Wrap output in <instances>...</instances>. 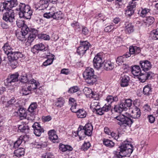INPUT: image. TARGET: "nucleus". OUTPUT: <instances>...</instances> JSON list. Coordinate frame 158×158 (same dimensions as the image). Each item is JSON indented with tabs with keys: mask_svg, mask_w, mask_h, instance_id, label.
Returning <instances> with one entry per match:
<instances>
[{
	"mask_svg": "<svg viewBox=\"0 0 158 158\" xmlns=\"http://www.w3.org/2000/svg\"><path fill=\"white\" fill-rule=\"evenodd\" d=\"M119 149L114 152L113 158H122L123 156L129 157L133 149L132 145L128 142L124 141L118 147Z\"/></svg>",
	"mask_w": 158,
	"mask_h": 158,
	"instance_id": "obj_1",
	"label": "nucleus"
},
{
	"mask_svg": "<svg viewBox=\"0 0 158 158\" xmlns=\"http://www.w3.org/2000/svg\"><path fill=\"white\" fill-rule=\"evenodd\" d=\"M83 75L86 82L90 85H93L97 81V77L94 74V71L90 67L86 69Z\"/></svg>",
	"mask_w": 158,
	"mask_h": 158,
	"instance_id": "obj_2",
	"label": "nucleus"
},
{
	"mask_svg": "<svg viewBox=\"0 0 158 158\" xmlns=\"http://www.w3.org/2000/svg\"><path fill=\"white\" fill-rule=\"evenodd\" d=\"M9 61V64L13 69H15L18 65V60L23 57V55L19 52H13L7 55Z\"/></svg>",
	"mask_w": 158,
	"mask_h": 158,
	"instance_id": "obj_3",
	"label": "nucleus"
},
{
	"mask_svg": "<svg viewBox=\"0 0 158 158\" xmlns=\"http://www.w3.org/2000/svg\"><path fill=\"white\" fill-rule=\"evenodd\" d=\"M123 114H120L119 115L114 118V120L117 123L123 127L130 126L133 123L132 120L127 116Z\"/></svg>",
	"mask_w": 158,
	"mask_h": 158,
	"instance_id": "obj_4",
	"label": "nucleus"
},
{
	"mask_svg": "<svg viewBox=\"0 0 158 158\" xmlns=\"http://www.w3.org/2000/svg\"><path fill=\"white\" fill-rule=\"evenodd\" d=\"M15 12L13 10L6 11L3 14L2 19L10 25H13L15 22Z\"/></svg>",
	"mask_w": 158,
	"mask_h": 158,
	"instance_id": "obj_5",
	"label": "nucleus"
},
{
	"mask_svg": "<svg viewBox=\"0 0 158 158\" xmlns=\"http://www.w3.org/2000/svg\"><path fill=\"white\" fill-rule=\"evenodd\" d=\"M80 45L77 49V52L80 56H82L89 49L91 46L90 43L87 41H80Z\"/></svg>",
	"mask_w": 158,
	"mask_h": 158,
	"instance_id": "obj_6",
	"label": "nucleus"
},
{
	"mask_svg": "<svg viewBox=\"0 0 158 158\" xmlns=\"http://www.w3.org/2000/svg\"><path fill=\"white\" fill-rule=\"evenodd\" d=\"M19 76V74L18 72L10 75L4 81L5 86L7 87L10 86L11 85V83L18 81Z\"/></svg>",
	"mask_w": 158,
	"mask_h": 158,
	"instance_id": "obj_7",
	"label": "nucleus"
},
{
	"mask_svg": "<svg viewBox=\"0 0 158 158\" xmlns=\"http://www.w3.org/2000/svg\"><path fill=\"white\" fill-rule=\"evenodd\" d=\"M93 61V65L95 68L99 69L102 67L103 62L102 60V55L101 53H98L94 57Z\"/></svg>",
	"mask_w": 158,
	"mask_h": 158,
	"instance_id": "obj_8",
	"label": "nucleus"
},
{
	"mask_svg": "<svg viewBox=\"0 0 158 158\" xmlns=\"http://www.w3.org/2000/svg\"><path fill=\"white\" fill-rule=\"evenodd\" d=\"M145 72L143 73H141L138 77L140 82L142 83L145 82L147 80L151 79L154 76V73L152 72Z\"/></svg>",
	"mask_w": 158,
	"mask_h": 158,
	"instance_id": "obj_9",
	"label": "nucleus"
},
{
	"mask_svg": "<svg viewBox=\"0 0 158 158\" xmlns=\"http://www.w3.org/2000/svg\"><path fill=\"white\" fill-rule=\"evenodd\" d=\"M129 52H126V55L127 57H130L131 55H137L141 52V49L139 47L136 46H131L129 48Z\"/></svg>",
	"mask_w": 158,
	"mask_h": 158,
	"instance_id": "obj_10",
	"label": "nucleus"
},
{
	"mask_svg": "<svg viewBox=\"0 0 158 158\" xmlns=\"http://www.w3.org/2000/svg\"><path fill=\"white\" fill-rule=\"evenodd\" d=\"M32 127L34 130V133L36 136H40L41 133L44 132L43 128L38 123H35Z\"/></svg>",
	"mask_w": 158,
	"mask_h": 158,
	"instance_id": "obj_11",
	"label": "nucleus"
},
{
	"mask_svg": "<svg viewBox=\"0 0 158 158\" xmlns=\"http://www.w3.org/2000/svg\"><path fill=\"white\" fill-rule=\"evenodd\" d=\"M139 65L142 70L144 72L149 70L152 67L151 63L148 60L140 61L139 62Z\"/></svg>",
	"mask_w": 158,
	"mask_h": 158,
	"instance_id": "obj_12",
	"label": "nucleus"
},
{
	"mask_svg": "<svg viewBox=\"0 0 158 158\" xmlns=\"http://www.w3.org/2000/svg\"><path fill=\"white\" fill-rule=\"evenodd\" d=\"M38 34V31L35 29L31 30V32L30 33L29 36L27 37V44L28 43L29 45H31V43L36 38V36Z\"/></svg>",
	"mask_w": 158,
	"mask_h": 158,
	"instance_id": "obj_13",
	"label": "nucleus"
},
{
	"mask_svg": "<svg viewBox=\"0 0 158 158\" xmlns=\"http://www.w3.org/2000/svg\"><path fill=\"white\" fill-rule=\"evenodd\" d=\"M133 105L134 106H133L132 110L131 111V116L134 118H138L140 116V110L137 106H135L134 103Z\"/></svg>",
	"mask_w": 158,
	"mask_h": 158,
	"instance_id": "obj_14",
	"label": "nucleus"
},
{
	"mask_svg": "<svg viewBox=\"0 0 158 158\" xmlns=\"http://www.w3.org/2000/svg\"><path fill=\"white\" fill-rule=\"evenodd\" d=\"M120 80V85L121 87H127L129 85L130 79L128 76L122 74Z\"/></svg>",
	"mask_w": 158,
	"mask_h": 158,
	"instance_id": "obj_15",
	"label": "nucleus"
},
{
	"mask_svg": "<svg viewBox=\"0 0 158 158\" xmlns=\"http://www.w3.org/2000/svg\"><path fill=\"white\" fill-rule=\"evenodd\" d=\"M45 47L42 43L35 45L31 49V51L34 54L38 53L39 51H45Z\"/></svg>",
	"mask_w": 158,
	"mask_h": 158,
	"instance_id": "obj_16",
	"label": "nucleus"
},
{
	"mask_svg": "<svg viewBox=\"0 0 158 158\" xmlns=\"http://www.w3.org/2000/svg\"><path fill=\"white\" fill-rule=\"evenodd\" d=\"M114 110L115 112L120 113L123 110H127V108L125 106V104L123 101H122L120 102L119 104L115 106Z\"/></svg>",
	"mask_w": 158,
	"mask_h": 158,
	"instance_id": "obj_17",
	"label": "nucleus"
},
{
	"mask_svg": "<svg viewBox=\"0 0 158 158\" xmlns=\"http://www.w3.org/2000/svg\"><path fill=\"white\" fill-rule=\"evenodd\" d=\"M29 138V136L27 135H21L14 143V147L15 148L19 147L23 141L25 143L27 141Z\"/></svg>",
	"mask_w": 158,
	"mask_h": 158,
	"instance_id": "obj_18",
	"label": "nucleus"
},
{
	"mask_svg": "<svg viewBox=\"0 0 158 158\" xmlns=\"http://www.w3.org/2000/svg\"><path fill=\"white\" fill-rule=\"evenodd\" d=\"M48 6V0H40L37 4L36 7L40 10H42L47 8Z\"/></svg>",
	"mask_w": 158,
	"mask_h": 158,
	"instance_id": "obj_19",
	"label": "nucleus"
},
{
	"mask_svg": "<svg viewBox=\"0 0 158 158\" xmlns=\"http://www.w3.org/2000/svg\"><path fill=\"white\" fill-rule=\"evenodd\" d=\"M49 139L53 143H57L58 142V137L54 130H52L48 132Z\"/></svg>",
	"mask_w": 158,
	"mask_h": 158,
	"instance_id": "obj_20",
	"label": "nucleus"
},
{
	"mask_svg": "<svg viewBox=\"0 0 158 158\" xmlns=\"http://www.w3.org/2000/svg\"><path fill=\"white\" fill-rule=\"evenodd\" d=\"M82 128L84 129L86 135L88 136H91L92 133L93 127L90 123L86 124L84 127L83 126Z\"/></svg>",
	"mask_w": 158,
	"mask_h": 158,
	"instance_id": "obj_21",
	"label": "nucleus"
},
{
	"mask_svg": "<svg viewBox=\"0 0 158 158\" xmlns=\"http://www.w3.org/2000/svg\"><path fill=\"white\" fill-rule=\"evenodd\" d=\"M152 89L151 84H148L143 88V93L145 96H148L151 94Z\"/></svg>",
	"mask_w": 158,
	"mask_h": 158,
	"instance_id": "obj_22",
	"label": "nucleus"
},
{
	"mask_svg": "<svg viewBox=\"0 0 158 158\" xmlns=\"http://www.w3.org/2000/svg\"><path fill=\"white\" fill-rule=\"evenodd\" d=\"M52 8H54L53 10V12L54 13L53 15V18L56 19H61L63 18V15L62 12L60 11H58L56 9L55 7L52 6Z\"/></svg>",
	"mask_w": 158,
	"mask_h": 158,
	"instance_id": "obj_23",
	"label": "nucleus"
},
{
	"mask_svg": "<svg viewBox=\"0 0 158 158\" xmlns=\"http://www.w3.org/2000/svg\"><path fill=\"white\" fill-rule=\"evenodd\" d=\"M124 30L126 33L130 34L133 31V26L129 22H126L124 24Z\"/></svg>",
	"mask_w": 158,
	"mask_h": 158,
	"instance_id": "obj_24",
	"label": "nucleus"
},
{
	"mask_svg": "<svg viewBox=\"0 0 158 158\" xmlns=\"http://www.w3.org/2000/svg\"><path fill=\"white\" fill-rule=\"evenodd\" d=\"M83 126H80L77 132V135L79 136L80 140L83 139L85 137L86 135L84 129L82 128Z\"/></svg>",
	"mask_w": 158,
	"mask_h": 158,
	"instance_id": "obj_25",
	"label": "nucleus"
},
{
	"mask_svg": "<svg viewBox=\"0 0 158 158\" xmlns=\"http://www.w3.org/2000/svg\"><path fill=\"white\" fill-rule=\"evenodd\" d=\"M2 9L1 8V7H0V11H2V12L4 11V10H6L7 11L12 10H11L12 7L11 6V5L10 4L9 1H6L2 4Z\"/></svg>",
	"mask_w": 158,
	"mask_h": 158,
	"instance_id": "obj_26",
	"label": "nucleus"
},
{
	"mask_svg": "<svg viewBox=\"0 0 158 158\" xmlns=\"http://www.w3.org/2000/svg\"><path fill=\"white\" fill-rule=\"evenodd\" d=\"M2 49L4 53L7 55L9 53L12 52V48L10 46L8 43L6 42L4 44L3 46L2 47Z\"/></svg>",
	"mask_w": 158,
	"mask_h": 158,
	"instance_id": "obj_27",
	"label": "nucleus"
},
{
	"mask_svg": "<svg viewBox=\"0 0 158 158\" xmlns=\"http://www.w3.org/2000/svg\"><path fill=\"white\" fill-rule=\"evenodd\" d=\"M64 99L61 97H60L56 99L55 102V106L56 107L60 108L62 107L65 103Z\"/></svg>",
	"mask_w": 158,
	"mask_h": 158,
	"instance_id": "obj_28",
	"label": "nucleus"
},
{
	"mask_svg": "<svg viewBox=\"0 0 158 158\" xmlns=\"http://www.w3.org/2000/svg\"><path fill=\"white\" fill-rule=\"evenodd\" d=\"M54 55L52 54L48 55V59L43 62V65L47 66L52 64L54 60Z\"/></svg>",
	"mask_w": 158,
	"mask_h": 158,
	"instance_id": "obj_29",
	"label": "nucleus"
},
{
	"mask_svg": "<svg viewBox=\"0 0 158 158\" xmlns=\"http://www.w3.org/2000/svg\"><path fill=\"white\" fill-rule=\"evenodd\" d=\"M59 149L62 152H69L73 150V148L71 146L68 145H64L62 143L60 144Z\"/></svg>",
	"mask_w": 158,
	"mask_h": 158,
	"instance_id": "obj_30",
	"label": "nucleus"
},
{
	"mask_svg": "<svg viewBox=\"0 0 158 158\" xmlns=\"http://www.w3.org/2000/svg\"><path fill=\"white\" fill-rule=\"evenodd\" d=\"M131 72L134 76H139L141 73V70L138 65H135L132 68Z\"/></svg>",
	"mask_w": 158,
	"mask_h": 158,
	"instance_id": "obj_31",
	"label": "nucleus"
},
{
	"mask_svg": "<svg viewBox=\"0 0 158 158\" xmlns=\"http://www.w3.org/2000/svg\"><path fill=\"white\" fill-rule=\"evenodd\" d=\"M118 99L117 96L108 95L106 97V100L108 104L111 105L112 102H117L118 101Z\"/></svg>",
	"mask_w": 158,
	"mask_h": 158,
	"instance_id": "obj_32",
	"label": "nucleus"
},
{
	"mask_svg": "<svg viewBox=\"0 0 158 158\" xmlns=\"http://www.w3.org/2000/svg\"><path fill=\"white\" fill-rule=\"evenodd\" d=\"M24 149L23 148H20L15 150L14 154L16 157H20L24 155Z\"/></svg>",
	"mask_w": 158,
	"mask_h": 158,
	"instance_id": "obj_33",
	"label": "nucleus"
},
{
	"mask_svg": "<svg viewBox=\"0 0 158 158\" xmlns=\"http://www.w3.org/2000/svg\"><path fill=\"white\" fill-rule=\"evenodd\" d=\"M150 11V9L147 8L141 7V9L138 12V14L142 17H145L147 14Z\"/></svg>",
	"mask_w": 158,
	"mask_h": 158,
	"instance_id": "obj_34",
	"label": "nucleus"
},
{
	"mask_svg": "<svg viewBox=\"0 0 158 158\" xmlns=\"http://www.w3.org/2000/svg\"><path fill=\"white\" fill-rule=\"evenodd\" d=\"M114 67V64L110 61H106L104 64V69L106 70H111L113 69Z\"/></svg>",
	"mask_w": 158,
	"mask_h": 158,
	"instance_id": "obj_35",
	"label": "nucleus"
},
{
	"mask_svg": "<svg viewBox=\"0 0 158 158\" xmlns=\"http://www.w3.org/2000/svg\"><path fill=\"white\" fill-rule=\"evenodd\" d=\"M16 35L17 39L22 41L26 40V35L24 34L23 32L21 31H17L16 32Z\"/></svg>",
	"mask_w": 158,
	"mask_h": 158,
	"instance_id": "obj_36",
	"label": "nucleus"
},
{
	"mask_svg": "<svg viewBox=\"0 0 158 158\" xmlns=\"http://www.w3.org/2000/svg\"><path fill=\"white\" fill-rule=\"evenodd\" d=\"M103 142L104 145L108 148H112L114 145V142L107 139H103Z\"/></svg>",
	"mask_w": 158,
	"mask_h": 158,
	"instance_id": "obj_37",
	"label": "nucleus"
},
{
	"mask_svg": "<svg viewBox=\"0 0 158 158\" xmlns=\"http://www.w3.org/2000/svg\"><path fill=\"white\" fill-rule=\"evenodd\" d=\"M32 11H30L27 13H21L19 14V17L20 18H24L26 19H30L31 18V15H32Z\"/></svg>",
	"mask_w": 158,
	"mask_h": 158,
	"instance_id": "obj_38",
	"label": "nucleus"
},
{
	"mask_svg": "<svg viewBox=\"0 0 158 158\" xmlns=\"http://www.w3.org/2000/svg\"><path fill=\"white\" fill-rule=\"evenodd\" d=\"M17 113L20 118H25L27 116V114L26 110L24 109L19 107L18 109Z\"/></svg>",
	"mask_w": 158,
	"mask_h": 158,
	"instance_id": "obj_39",
	"label": "nucleus"
},
{
	"mask_svg": "<svg viewBox=\"0 0 158 158\" xmlns=\"http://www.w3.org/2000/svg\"><path fill=\"white\" fill-rule=\"evenodd\" d=\"M78 110V111L76 113L78 118H83L86 116V113L84 109H79Z\"/></svg>",
	"mask_w": 158,
	"mask_h": 158,
	"instance_id": "obj_40",
	"label": "nucleus"
},
{
	"mask_svg": "<svg viewBox=\"0 0 158 158\" xmlns=\"http://www.w3.org/2000/svg\"><path fill=\"white\" fill-rule=\"evenodd\" d=\"M37 107V105L36 102H33L31 104L28 108V111L31 113L32 115L34 114L35 110Z\"/></svg>",
	"mask_w": 158,
	"mask_h": 158,
	"instance_id": "obj_41",
	"label": "nucleus"
},
{
	"mask_svg": "<svg viewBox=\"0 0 158 158\" xmlns=\"http://www.w3.org/2000/svg\"><path fill=\"white\" fill-rule=\"evenodd\" d=\"M150 37L154 40L158 39V28L152 31L150 33Z\"/></svg>",
	"mask_w": 158,
	"mask_h": 158,
	"instance_id": "obj_42",
	"label": "nucleus"
},
{
	"mask_svg": "<svg viewBox=\"0 0 158 158\" xmlns=\"http://www.w3.org/2000/svg\"><path fill=\"white\" fill-rule=\"evenodd\" d=\"M19 80L20 82L23 83H27L28 79L27 77V74L25 72H22L20 77Z\"/></svg>",
	"mask_w": 158,
	"mask_h": 158,
	"instance_id": "obj_43",
	"label": "nucleus"
},
{
	"mask_svg": "<svg viewBox=\"0 0 158 158\" xmlns=\"http://www.w3.org/2000/svg\"><path fill=\"white\" fill-rule=\"evenodd\" d=\"M126 53L122 56L118 57L116 60L117 63L119 65L122 64L123 62L125 60V58L129 57L126 55Z\"/></svg>",
	"mask_w": 158,
	"mask_h": 158,
	"instance_id": "obj_44",
	"label": "nucleus"
},
{
	"mask_svg": "<svg viewBox=\"0 0 158 158\" xmlns=\"http://www.w3.org/2000/svg\"><path fill=\"white\" fill-rule=\"evenodd\" d=\"M28 6V5H26L24 3H20L16 10L17 11H19V14H20L21 13H23V11L25 10L26 8V6Z\"/></svg>",
	"mask_w": 158,
	"mask_h": 158,
	"instance_id": "obj_45",
	"label": "nucleus"
},
{
	"mask_svg": "<svg viewBox=\"0 0 158 158\" xmlns=\"http://www.w3.org/2000/svg\"><path fill=\"white\" fill-rule=\"evenodd\" d=\"M40 85L39 82H37L36 83V84H28L27 86L31 91L35 92V90H39V89L37 88V87L39 86Z\"/></svg>",
	"mask_w": 158,
	"mask_h": 158,
	"instance_id": "obj_46",
	"label": "nucleus"
},
{
	"mask_svg": "<svg viewBox=\"0 0 158 158\" xmlns=\"http://www.w3.org/2000/svg\"><path fill=\"white\" fill-rule=\"evenodd\" d=\"M155 19L152 16H148L147 17L146 20L144 22L146 26L149 27L152 25L154 22Z\"/></svg>",
	"mask_w": 158,
	"mask_h": 158,
	"instance_id": "obj_47",
	"label": "nucleus"
},
{
	"mask_svg": "<svg viewBox=\"0 0 158 158\" xmlns=\"http://www.w3.org/2000/svg\"><path fill=\"white\" fill-rule=\"evenodd\" d=\"M33 29L34 28H29L26 24L22 28L21 31L23 32L24 34L27 35L29 32L30 33L31 32V30Z\"/></svg>",
	"mask_w": 158,
	"mask_h": 158,
	"instance_id": "obj_48",
	"label": "nucleus"
},
{
	"mask_svg": "<svg viewBox=\"0 0 158 158\" xmlns=\"http://www.w3.org/2000/svg\"><path fill=\"white\" fill-rule=\"evenodd\" d=\"M99 103L98 102L93 101L90 105V108L93 111H95L96 110L98 109L100 106Z\"/></svg>",
	"mask_w": 158,
	"mask_h": 158,
	"instance_id": "obj_49",
	"label": "nucleus"
},
{
	"mask_svg": "<svg viewBox=\"0 0 158 158\" xmlns=\"http://www.w3.org/2000/svg\"><path fill=\"white\" fill-rule=\"evenodd\" d=\"M18 129L21 132L25 133L27 132L29 130L28 126L23 124L19 125L18 127Z\"/></svg>",
	"mask_w": 158,
	"mask_h": 158,
	"instance_id": "obj_50",
	"label": "nucleus"
},
{
	"mask_svg": "<svg viewBox=\"0 0 158 158\" xmlns=\"http://www.w3.org/2000/svg\"><path fill=\"white\" fill-rule=\"evenodd\" d=\"M54 8H52V6L49 9V12L48 13H45L44 14V17L50 19L53 18V14L54 13L53 12V10H54Z\"/></svg>",
	"mask_w": 158,
	"mask_h": 158,
	"instance_id": "obj_51",
	"label": "nucleus"
},
{
	"mask_svg": "<svg viewBox=\"0 0 158 158\" xmlns=\"http://www.w3.org/2000/svg\"><path fill=\"white\" fill-rule=\"evenodd\" d=\"M129 2V5L127 7V8L128 10H134V9L136 7V2L135 1H133Z\"/></svg>",
	"mask_w": 158,
	"mask_h": 158,
	"instance_id": "obj_52",
	"label": "nucleus"
},
{
	"mask_svg": "<svg viewBox=\"0 0 158 158\" xmlns=\"http://www.w3.org/2000/svg\"><path fill=\"white\" fill-rule=\"evenodd\" d=\"M38 38L44 40H50V37L48 35L45 34H41L38 35Z\"/></svg>",
	"mask_w": 158,
	"mask_h": 158,
	"instance_id": "obj_53",
	"label": "nucleus"
},
{
	"mask_svg": "<svg viewBox=\"0 0 158 158\" xmlns=\"http://www.w3.org/2000/svg\"><path fill=\"white\" fill-rule=\"evenodd\" d=\"M31 91L27 86V87H24L22 89L21 93L23 95H28Z\"/></svg>",
	"mask_w": 158,
	"mask_h": 158,
	"instance_id": "obj_54",
	"label": "nucleus"
},
{
	"mask_svg": "<svg viewBox=\"0 0 158 158\" xmlns=\"http://www.w3.org/2000/svg\"><path fill=\"white\" fill-rule=\"evenodd\" d=\"M83 91L84 92L86 95H88L89 94H92L91 97L94 98V96L95 95L94 93L90 89L88 88H85L83 90Z\"/></svg>",
	"mask_w": 158,
	"mask_h": 158,
	"instance_id": "obj_55",
	"label": "nucleus"
},
{
	"mask_svg": "<svg viewBox=\"0 0 158 158\" xmlns=\"http://www.w3.org/2000/svg\"><path fill=\"white\" fill-rule=\"evenodd\" d=\"M16 102V100L14 97H13L12 98L7 102V104L6 105V106L7 107H8L12 106L13 105H15Z\"/></svg>",
	"mask_w": 158,
	"mask_h": 158,
	"instance_id": "obj_56",
	"label": "nucleus"
},
{
	"mask_svg": "<svg viewBox=\"0 0 158 158\" xmlns=\"http://www.w3.org/2000/svg\"><path fill=\"white\" fill-rule=\"evenodd\" d=\"M79 89L77 86H73L69 88L68 90V92L70 93H74L78 91Z\"/></svg>",
	"mask_w": 158,
	"mask_h": 158,
	"instance_id": "obj_57",
	"label": "nucleus"
},
{
	"mask_svg": "<svg viewBox=\"0 0 158 158\" xmlns=\"http://www.w3.org/2000/svg\"><path fill=\"white\" fill-rule=\"evenodd\" d=\"M123 101L127 108L130 107L132 106V101L130 99H127Z\"/></svg>",
	"mask_w": 158,
	"mask_h": 158,
	"instance_id": "obj_58",
	"label": "nucleus"
},
{
	"mask_svg": "<svg viewBox=\"0 0 158 158\" xmlns=\"http://www.w3.org/2000/svg\"><path fill=\"white\" fill-rule=\"evenodd\" d=\"M91 145L89 142H85L81 147V149L84 151H86L90 147Z\"/></svg>",
	"mask_w": 158,
	"mask_h": 158,
	"instance_id": "obj_59",
	"label": "nucleus"
},
{
	"mask_svg": "<svg viewBox=\"0 0 158 158\" xmlns=\"http://www.w3.org/2000/svg\"><path fill=\"white\" fill-rule=\"evenodd\" d=\"M46 146V143L45 142L43 143H36L34 144L35 147L39 148H44Z\"/></svg>",
	"mask_w": 158,
	"mask_h": 158,
	"instance_id": "obj_60",
	"label": "nucleus"
},
{
	"mask_svg": "<svg viewBox=\"0 0 158 158\" xmlns=\"http://www.w3.org/2000/svg\"><path fill=\"white\" fill-rule=\"evenodd\" d=\"M115 6L116 8H119L121 7L123 0H115Z\"/></svg>",
	"mask_w": 158,
	"mask_h": 158,
	"instance_id": "obj_61",
	"label": "nucleus"
},
{
	"mask_svg": "<svg viewBox=\"0 0 158 158\" xmlns=\"http://www.w3.org/2000/svg\"><path fill=\"white\" fill-rule=\"evenodd\" d=\"M16 21L17 25L19 28H22L24 25H26L25 24V21H24L18 20Z\"/></svg>",
	"mask_w": 158,
	"mask_h": 158,
	"instance_id": "obj_62",
	"label": "nucleus"
},
{
	"mask_svg": "<svg viewBox=\"0 0 158 158\" xmlns=\"http://www.w3.org/2000/svg\"><path fill=\"white\" fill-rule=\"evenodd\" d=\"M95 18H96L97 19H98V20H99L100 21L102 20L103 21H104L105 20V16L102 14L101 13L99 14L98 15H96L95 16Z\"/></svg>",
	"mask_w": 158,
	"mask_h": 158,
	"instance_id": "obj_63",
	"label": "nucleus"
},
{
	"mask_svg": "<svg viewBox=\"0 0 158 158\" xmlns=\"http://www.w3.org/2000/svg\"><path fill=\"white\" fill-rule=\"evenodd\" d=\"M111 107V105L105 104L104 106L102 107V109L105 112L109 110L110 109Z\"/></svg>",
	"mask_w": 158,
	"mask_h": 158,
	"instance_id": "obj_64",
	"label": "nucleus"
}]
</instances>
